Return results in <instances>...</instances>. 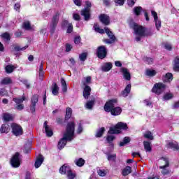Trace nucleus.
<instances>
[{"label": "nucleus", "instance_id": "nucleus-20", "mask_svg": "<svg viewBox=\"0 0 179 179\" xmlns=\"http://www.w3.org/2000/svg\"><path fill=\"white\" fill-rule=\"evenodd\" d=\"M112 69H113V64H111V62L104 63L101 66V69L102 71H103V72H108V71H110Z\"/></svg>", "mask_w": 179, "mask_h": 179}, {"label": "nucleus", "instance_id": "nucleus-6", "mask_svg": "<svg viewBox=\"0 0 179 179\" xmlns=\"http://www.w3.org/2000/svg\"><path fill=\"white\" fill-rule=\"evenodd\" d=\"M22 159L20 158V154L19 152H16L10 159V164L12 167L17 169V167H20Z\"/></svg>", "mask_w": 179, "mask_h": 179}, {"label": "nucleus", "instance_id": "nucleus-61", "mask_svg": "<svg viewBox=\"0 0 179 179\" xmlns=\"http://www.w3.org/2000/svg\"><path fill=\"white\" fill-rule=\"evenodd\" d=\"M75 44H80V36H76L74 39Z\"/></svg>", "mask_w": 179, "mask_h": 179}, {"label": "nucleus", "instance_id": "nucleus-51", "mask_svg": "<svg viewBox=\"0 0 179 179\" xmlns=\"http://www.w3.org/2000/svg\"><path fill=\"white\" fill-rule=\"evenodd\" d=\"M86 58H87V54L86 53H82L79 56V59H80V61H85Z\"/></svg>", "mask_w": 179, "mask_h": 179}, {"label": "nucleus", "instance_id": "nucleus-17", "mask_svg": "<svg viewBox=\"0 0 179 179\" xmlns=\"http://www.w3.org/2000/svg\"><path fill=\"white\" fill-rule=\"evenodd\" d=\"M62 26L63 28L67 27V33H72L73 30V27L72 26V24L69 23L67 20L63 21Z\"/></svg>", "mask_w": 179, "mask_h": 179}, {"label": "nucleus", "instance_id": "nucleus-52", "mask_svg": "<svg viewBox=\"0 0 179 179\" xmlns=\"http://www.w3.org/2000/svg\"><path fill=\"white\" fill-rule=\"evenodd\" d=\"M15 108L19 111H22V110L24 108V106L22 103H17V105L15 106Z\"/></svg>", "mask_w": 179, "mask_h": 179}, {"label": "nucleus", "instance_id": "nucleus-14", "mask_svg": "<svg viewBox=\"0 0 179 179\" xmlns=\"http://www.w3.org/2000/svg\"><path fill=\"white\" fill-rule=\"evenodd\" d=\"M104 30L106 34L108 36L109 38H110V41L108 39L105 40V43H106V44H111L114 43V41H115V36H114V34H113V32H111L110 29H108L107 27H105Z\"/></svg>", "mask_w": 179, "mask_h": 179}, {"label": "nucleus", "instance_id": "nucleus-32", "mask_svg": "<svg viewBox=\"0 0 179 179\" xmlns=\"http://www.w3.org/2000/svg\"><path fill=\"white\" fill-rule=\"evenodd\" d=\"M72 117V108L68 107L66 109V116L65 120H69Z\"/></svg>", "mask_w": 179, "mask_h": 179}, {"label": "nucleus", "instance_id": "nucleus-3", "mask_svg": "<svg viewBox=\"0 0 179 179\" xmlns=\"http://www.w3.org/2000/svg\"><path fill=\"white\" fill-rule=\"evenodd\" d=\"M134 30V34L136 36V41H139L142 37L146 36V29L142 26H139L136 24H134L133 26Z\"/></svg>", "mask_w": 179, "mask_h": 179}, {"label": "nucleus", "instance_id": "nucleus-29", "mask_svg": "<svg viewBox=\"0 0 179 179\" xmlns=\"http://www.w3.org/2000/svg\"><path fill=\"white\" fill-rule=\"evenodd\" d=\"M61 84H62V92H63V93H66V92H68V87L66 86V82L64 78L61 79Z\"/></svg>", "mask_w": 179, "mask_h": 179}, {"label": "nucleus", "instance_id": "nucleus-60", "mask_svg": "<svg viewBox=\"0 0 179 179\" xmlns=\"http://www.w3.org/2000/svg\"><path fill=\"white\" fill-rule=\"evenodd\" d=\"M73 17L74 20H80V15L78 13H73Z\"/></svg>", "mask_w": 179, "mask_h": 179}, {"label": "nucleus", "instance_id": "nucleus-53", "mask_svg": "<svg viewBox=\"0 0 179 179\" xmlns=\"http://www.w3.org/2000/svg\"><path fill=\"white\" fill-rule=\"evenodd\" d=\"M114 139H115V137L113 135H108L106 138V140L109 143L110 142H113Z\"/></svg>", "mask_w": 179, "mask_h": 179}, {"label": "nucleus", "instance_id": "nucleus-16", "mask_svg": "<svg viewBox=\"0 0 179 179\" xmlns=\"http://www.w3.org/2000/svg\"><path fill=\"white\" fill-rule=\"evenodd\" d=\"M99 19L101 23H103L106 26H108V24H110V17H108V15L102 14L99 17Z\"/></svg>", "mask_w": 179, "mask_h": 179}, {"label": "nucleus", "instance_id": "nucleus-46", "mask_svg": "<svg viewBox=\"0 0 179 179\" xmlns=\"http://www.w3.org/2000/svg\"><path fill=\"white\" fill-rule=\"evenodd\" d=\"M97 173L100 176V177H106V176H107V171L104 169H99L97 171Z\"/></svg>", "mask_w": 179, "mask_h": 179}, {"label": "nucleus", "instance_id": "nucleus-50", "mask_svg": "<svg viewBox=\"0 0 179 179\" xmlns=\"http://www.w3.org/2000/svg\"><path fill=\"white\" fill-rule=\"evenodd\" d=\"M163 99L164 100H170L171 99H173V94H166Z\"/></svg>", "mask_w": 179, "mask_h": 179}, {"label": "nucleus", "instance_id": "nucleus-42", "mask_svg": "<svg viewBox=\"0 0 179 179\" xmlns=\"http://www.w3.org/2000/svg\"><path fill=\"white\" fill-rule=\"evenodd\" d=\"M26 100V97L22 96V98H14L13 101L16 103V104H21V103H23Z\"/></svg>", "mask_w": 179, "mask_h": 179}, {"label": "nucleus", "instance_id": "nucleus-59", "mask_svg": "<svg viewBox=\"0 0 179 179\" xmlns=\"http://www.w3.org/2000/svg\"><path fill=\"white\" fill-rule=\"evenodd\" d=\"M164 47L165 50H168L169 51H170L172 48L171 45L169 43H165L164 45Z\"/></svg>", "mask_w": 179, "mask_h": 179}, {"label": "nucleus", "instance_id": "nucleus-2", "mask_svg": "<svg viewBox=\"0 0 179 179\" xmlns=\"http://www.w3.org/2000/svg\"><path fill=\"white\" fill-rule=\"evenodd\" d=\"M117 103V99H112L106 102L104 106V110L106 113H110L112 115H120L122 112V109L120 107H115V106Z\"/></svg>", "mask_w": 179, "mask_h": 179}, {"label": "nucleus", "instance_id": "nucleus-39", "mask_svg": "<svg viewBox=\"0 0 179 179\" xmlns=\"http://www.w3.org/2000/svg\"><path fill=\"white\" fill-rule=\"evenodd\" d=\"M23 27L25 29V30H33V27L30 25V22L28 21L23 23Z\"/></svg>", "mask_w": 179, "mask_h": 179}, {"label": "nucleus", "instance_id": "nucleus-64", "mask_svg": "<svg viewBox=\"0 0 179 179\" xmlns=\"http://www.w3.org/2000/svg\"><path fill=\"white\" fill-rule=\"evenodd\" d=\"M1 96H5L6 94V90L5 89L0 90Z\"/></svg>", "mask_w": 179, "mask_h": 179}, {"label": "nucleus", "instance_id": "nucleus-27", "mask_svg": "<svg viewBox=\"0 0 179 179\" xmlns=\"http://www.w3.org/2000/svg\"><path fill=\"white\" fill-rule=\"evenodd\" d=\"M43 76H44V63L41 62V65L39 66V77L41 80H43Z\"/></svg>", "mask_w": 179, "mask_h": 179}, {"label": "nucleus", "instance_id": "nucleus-43", "mask_svg": "<svg viewBox=\"0 0 179 179\" xmlns=\"http://www.w3.org/2000/svg\"><path fill=\"white\" fill-rule=\"evenodd\" d=\"M94 29L95 31H96L97 33H100V34H104V29H100V27H99L97 24H94Z\"/></svg>", "mask_w": 179, "mask_h": 179}, {"label": "nucleus", "instance_id": "nucleus-19", "mask_svg": "<svg viewBox=\"0 0 179 179\" xmlns=\"http://www.w3.org/2000/svg\"><path fill=\"white\" fill-rule=\"evenodd\" d=\"M44 162V157L43 155H39L36 157V160L35 162L34 166L36 169H38L43 162Z\"/></svg>", "mask_w": 179, "mask_h": 179}, {"label": "nucleus", "instance_id": "nucleus-24", "mask_svg": "<svg viewBox=\"0 0 179 179\" xmlns=\"http://www.w3.org/2000/svg\"><path fill=\"white\" fill-rule=\"evenodd\" d=\"M157 73V71H156V70H154V69H148L145 71V75L147 76H149L150 78L156 76Z\"/></svg>", "mask_w": 179, "mask_h": 179}, {"label": "nucleus", "instance_id": "nucleus-9", "mask_svg": "<svg viewBox=\"0 0 179 179\" xmlns=\"http://www.w3.org/2000/svg\"><path fill=\"white\" fill-rule=\"evenodd\" d=\"M87 8L81 10V15L84 16L85 20H89L90 19V6H92V3L90 1L86 2Z\"/></svg>", "mask_w": 179, "mask_h": 179}, {"label": "nucleus", "instance_id": "nucleus-31", "mask_svg": "<svg viewBox=\"0 0 179 179\" xmlns=\"http://www.w3.org/2000/svg\"><path fill=\"white\" fill-rule=\"evenodd\" d=\"M3 119L4 121H12L13 116L10 113H6L3 114Z\"/></svg>", "mask_w": 179, "mask_h": 179}, {"label": "nucleus", "instance_id": "nucleus-45", "mask_svg": "<svg viewBox=\"0 0 179 179\" xmlns=\"http://www.w3.org/2000/svg\"><path fill=\"white\" fill-rule=\"evenodd\" d=\"M131 139L129 137H125L123 139V141L120 142V146H125V145H127V143H129Z\"/></svg>", "mask_w": 179, "mask_h": 179}, {"label": "nucleus", "instance_id": "nucleus-11", "mask_svg": "<svg viewBox=\"0 0 179 179\" xmlns=\"http://www.w3.org/2000/svg\"><path fill=\"white\" fill-rule=\"evenodd\" d=\"M96 54L97 57L100 58V59H103V58H106V56L107 55V50L106 49V47H99L96 50Z\"/></svg>", "mask_w": 179, "mask_h": 179}, {"label": "nucleus", "instance_id": "nucleus-15", "mask_svg": "<svg viewBox=\"0 0 179 179\" xmlns=\"http://www.w3.org/2000/svg\"><path fill=\"white\" fill-rule=\"evenodd\" d=\"M48 122L45 121L43 124V128L45 129V132L46 134V136H48L49 138H51L52 135H54V133L52 132V130L50 127H48V124H47Z\"/></svg>", "mask_w": 179, "mask_h": 179}, {"label": "nucleus", "instance_id": "nucleus-28", "mask_svg": "<svg viewBox=\"0 0 179 179\" xmlns=\"http://www.w3.org/2000/svg\"><path fill=\"white\" fill-rule=\"evenodd\" d=\"M173 71H175V72H178L179 71V57H176L174 59Z\"/></svg>", "mask_w": 179, "mask_h": 179}, {"label": "nucleus", "instance_id": "nucleus-41", "mask_svg": "<svg viewBox=\"0 0 179 179\" xmlns=\"http://www.w3.org/2000/svg\"><path fill=\"white\" fill-rule=\"evenodd\" d=\"M106 131V129L104 127L100 128L96 134V138H101V136H103V134H104V131Z\"/></svg>", "mask_w": 179, "mask_h": 179}, {"label": "nucleus", "instance_id": "nucleus-7", "mask_svg": "<svg viewBox=\"0 0 179 179\" xmlns=\"http://www.w3.org/2000/svg\"><path fill=\"white\" fill-rule=\"evenodd\" d=\"M164 89H166V85L162 83H157L154 85L152 92V93H155V94H162L164 92Z\"/></svg>", "mask_w": 179, "mask_h": 179}, {"label": "nucleus", "instance_id": "nucleus-62", "mask_svg": "<svg viewBox=\"0 0 179 179\" xmlns=\"http://www.w3.org/2000/svg\"><path fill=\"white\" fill-rule=\"evenodd\" d=\"M71 50H72V45H69V44H66V51L67 52H69V51H71Z\"/></svg>", "mask_w": 179, "mask_h": 179}, {"label": "nucleus", "instance_id": "nucleus-22", "mask_svg": "<svg viewBox=\"0 0 179 179\" xmlns=\"http://www.w3.org/2000/svg\"><path fill=\"white\" fill-rule=\"evenodd\" d=\"M91 91H92V89H90V87L85 85V87L84 88V91H83V96L85 97V99H89Z\"/></svg>", "mask_w": 179, "mask_h": 179}, {"label": "nucleus", "instance_id": "nucleus-33", "mask_svg": "<svg viewBox=\"0 0 179 179\" xmlns=\"http://www.w3.org/2000/svg\"><path fill=\"white\" fill-rule=\"evenodd\" d=\"M6 69V72L7 73H12V72H13V71H15V69H16V67H15V66L13 65H8L6 66L5 68Z\"/></svg>", "mask_w": 179, "mask_h": 179}, {"label": "nucleus", "instance_id": "nucleus-54", "mask_svg": "<svg viewBox=\"0 0 179 179\" xmlns=\"http://www.w3.org/2000/svg\"><path fill=\"white\" fill-rule=\"evenodd\" d=\"M145 62L148 64V65H151V64H153V59L150 57H146L145 59Z\"/></svg>", "mask_w": 179, "mask_h": 179}, {"label": "nucleus", "instance_id": "nucleus-63", "mask_svg": "<svg viewBox=\"0 0 179 179\" xmlns=\"http://www.w3.org/2000/svg\"><path fill=\"white\" fill-rule=\"evenodd\" d=\"M75 5H77V6H80L82 5V0H74Z\"/></svg>", "mask_w": 179, "mask_h": 179}, {"label": "nucleus", "instance_id": "nucleus-1", "mask_svg": "<svg viewBox=\"0 0 179 179\" xmlns=\"http://www.w3.org/2000/svg\"><path fill=\"white\" fill-rule=\"evenodd\" d=\"M75 134V123L70 122L67 124L66 132L64 134L63 138L58 142L57 148L61 150L64 149L66 145L67 141H72L73 139Z\"/></svg>", "mask_w": 179, "mask_h": 179}, {"label": "nucleus", "instance_id": "nucleus-10", "mask_svg": "<svg viewBox=\"0 0 179 179\" xmlns=\"http://www.w3.org/2000/svg\"><path fill=\"white\" fill-rule=\"evenodd\" d=\"M12 131L15 136H19L23 134V129L22 127L15 123L11 124Z\"/></svg>", "mask_w": 179, "mask_h": 179}, {"label": "nucleus", "instance_id": "nucleus-44", "mask_svg": "<svg viewBox=\"0 0 179 179\" xmlns=\"http://www.w3.org/2000/svg\"><path fill=\"white\" fill-rule=\"evenodd\" d=\"M144 148L147 152H150V150H152L150 143L149 141H144Z\"/></svg>", "mask_w": 179, "mask_h": 179}, {"label": "nucleus", "instance_id": "nucleus-25", "mask_svg": "<svg viewBox=\"0 0 179 179\" xmlns=\"http://www.w3.org/2000/svg\"><path fill=\"white\" fill-rule=\"evenodd\" d=\"M164 82H171L173 80V74L171 73H167L163 76Z\"/></svg>", "mask_w": 179, "mask_h": 179}, {"label": "nucleus", "instance_id": "nucleus-35", "mask_svg": "<svg viewBox=\"0 0 179 179\" xmlns=\"http://www.w3.org/2000/svg\"><path fill=\"white\" fill-rule=\"evenodd\" d=\"M168 148L173 149V150H178L179 146L177 143H169Z\"/></svg>", "mask_w": 179, "mask_h": 179}, {"label": "nucleus", "instance_id": "nucleus-26", "mask_svg": "<svg viewBox=\"0 0 179 179\" xmlns=\"http://www.w3.org/2000/svg\"><path fill=\"white\" fill-rule=\"evenodd\" d=\"M131 173H132V169L131 168V166H126L122 171V174L124 176H127L129 174H131Z\"/></svg>", "mask_w": 179, "mask_h": 179}, {"label": "nucleus", "instance_id": "nucleus-5", "mask_svg": "<svg viewBox=\"0 0 179 179\" xmlns=\"http://www.w3.org/2000/svg\"><path fill=\"white\" fill-rule=\"evenodd\" d=\"M60 174H66L68 178H75L76 175L72 172L71 167L66 164L63 165L59 169Z\"/></svg>", "mask_w": 179, "mask_h": 179}, {"label": "nucleus", "instance_id": "nucleus-37", "mask_svg": "<svg viewBox=\"0 0 179 179\" xmlns=\"http://www.w3.org/2000/svg\"><path fill=\"white\" fill-rule=\"evenodd\" d=\"M133 12L136 15V16H139V15H141V12H142V7L141 6L135 7L133 9Z\"/></svg>", "mask_w": 179, "mask_h": 179}, {"label": "nucleus", "instance_id": "nucleus-4", "mask_svg": "<svg viewBox=\"0 0 179 179\" xmlns=\"http://www.w3.org/2000/svg\"><path fill=\"white\" fill-rule=\"evenodd\" d=\"M121 129H128V125L122 122H118L114 127L110 128L108 134H110V135H113L114 134H120Z\"/></svg>", "mask_w": 179, "mask_h": 179}, {"label": "nucleus", "instance_id": "nucleus-38", "mask_svg": "<svg viewBox=\"0 0 179 179\" xmlns=\"http://www.w3.org/2000/svg\"><path fill=\"white\" fill-rule=\"evenodd\" d=\"M75 163L76 166H78V167H82L85 164V160L82 158H80L78 159H76Z\"/></svg>", "mask_w": 179, "mask_h": 179}, {"label": "nucleus", "instance_id": "nucleus-48", "mask_svg": "<svg viewBox=\"0 0 179 179\" xmlns=\"http://www.w3.org/2000/svg\"><path fill=\"white\" fill-rule=\"evenodd\" d=\"M115 159H117V155L112 154L108 155V160L109 162H115Z\"/></svg>", "mask_w": 179, "mask_h": 179}, {"label": "nucleus", "instance_id": "nucleus-58", "mask_svg": "<svg viewBox=\"0 0 179 179\" xmlns=\"http://www.w3.org/2000/svg\"><path fill=\"white\" fill-rule=\"evenodd\" d=\"M135 2H136V0H127V3L129 6H134L135 5Z\"/></svg>", "mask_w": 179, "mask_h": 179}, {"label": "nucleus", "instance_id": "nucleus-21", "mask_svg": "<svg viewBox=\"0 0 179 179\" xmlns=\"http://www.w3.org/2000/svg\"><path fill=\"white\" fill-rule=\"evenodd\" d=\"M10 131V127L8 124H3L0 127L1 134H8Z\"/></svg>", "mask_w": 179, "mask_h": 179}, {"label": "nucleus", "instance_id": "nucleus-18", "mask_svg": "<svg viewBox=\"0 0 179 179\" xmlns=\"http://www.w3.org/2000/svg\"><path fill=\"white\" fill-rule=\"evenodd\" d=\"M121 72L122 73V75L124 76V78L126 80H131V73H129V71L125 69V68H122L120 69Z\"/></svg>", "mask_w": 179, "mask_h": 179}, {"label": "nucleus", "instance_id": "nucleus-34", "mask_svg": "<svg viewBox=\"0 0 179 179\" xmlns=\"http://www.w3.org/2000/svg\"><path fill=\"white\" fill-rule=\"evenodd\" d=\"M12 83V79L10 78H4L1 80L0 85H10Z\"/></svg>", "mask_w": 179, "mask_h": 179}, {"label": "nucleus", "instance_id": "nucleus-12", "mask_svg": "<svg viewBox=\"0 0 179 179\" xmlns=\"http://www.w3.org/2000/svg\"><path fill=\"white\" fill-rule=\"evenodd\" d=\"M59 17V14L57 13L55 16H53L52 19V22L50 23V31L52 34L54 33V31H55L57 24H58Z\"/></svg>", "mask_w": 179, "mask_h": 179}, {"label": "nucleus", "instance_id": "nucleus-56", "mask_svg": "<svg viewBox=\"0 0 179 179\" xmlns=\"http://www.w3.org/2000/svg\"><path fill=\"white\" fill-rule=\"evenodd\" d=\"M28 46H24L23 48H20L19 46H15V51H24V50H26V48H27Z\"/></svg>", "mask_w": 179, "mask_h": 179}, {"label": "nucleus", "instance_id": "nucleus-13", "mask_svg": "<svg viewBox=\"0 0 179 179\" xmlns=\"http://www.w3.org/2000/svg\"><path fill=\"white\" fill-rule=\"evenodd\" d=\"M151 15L154 17L157 30H160V27H162V21L159 20V17L157 16V13H156V11L155 10H152Z\"/></svg>", "mask_w": 179, "mask_h": 179}, {"label": "nucleus", "instance_id": "nucleus-30", "mask_svg": "<svg viewBox=\"0 0 179 179\" xmlns=\"http://www.w3.org/2000/svg\"><path fill=\"white\" fill-rule=\"evenodd\" d=\"M59 87H58V85L57 83L53 84L52 87V93L54 94V96H57L59 93Z\"/></svg>", "mask_w": 179, "mask_h": 179}, {"label": "nucleus", "instance_id": "nucleus-8", "mask_svg": "<svg viewBox=\"0 0 179 179\" xmlns=\"http://www.w3.org/2000/svg\"><path fill=\"white\" fill-rule=\"evenodd\" d=\"M161 163H164V165L160 166L159 169H162V174L164 176H169L170 174V170L167 169L169 167V159L162 158L160 159Z\"/></svg>", "mask_w": 179, "mask_h": 179}, {"label": "nucleus", "instance_id": "nucleus-40", "mask_svg": "<svg viewBox=\"0 0 179 179\" xmlns=\"http://www.w3.org/2000/svg\"><path fill=\"white\" fill-rule=\"evenodd\" d=\"M144 138H146V139H150V141H153V134L150 131H145L144 134Z\"/></svg>", "mask_w": 179, "mask_h": 179}, {"label": "nucleus", "instance_id": "nucleus-55", "mask_svg": "<svg viewBox=\"0 0 179 179\" xmlns=\"http://www.w3.org/2000/svg\"><path fill=\"white\" fill-rule=\"evenodd\" d=\"M144 103L145 104V106H147V107H153L152 102H150V101L148 99L144 100Z\"/></svg>", "mask_w": 179, "mask_h": 179}, {"label": "nucleus", "instance_id": "nucleus-36", "mask_svg": "<svg viewBox=\"0 0 179 179\" xmlns=\"http://www.w3.org/2000/svg\"><path fill=\"white\" fill-rule=\"evenodd\" d=\"M93 106H94V99L87 101L85 104V108H87V110H92Z\"/></svg>", "mask_w": 179, "mask_h": 179}, {"label": "nucleus", "instance_id": "nucleus-57", "mask_svg": "<svg viewBox=\"0 0 179 179\" xmlns=\"http://www.w3.org/2000/svg\"><path fill=\"white\" fill-rule=\"evenodd\" d=\"M124 2H125V0H117L115 1V3L117 6L119 5V6H122V5H124Z\"/></svg>", "mask_w": 179, "mask_h": 179}, {"label": "nucleus", "instance_id": "nucleus-23", "mask_svg": "<svg viewBox=\"0 0 179 179\" xmlns=\"http://www.w3.org/2000/svg\"><path fill=\"white\" fill-rule=\"evenodd\" d=\"M129 93H131V84L127 85L124 91L122 92V96L123 97H127Z\"/></svg>", "mask_w": 179, "mask_h": 179}, {"label": "nucleus", "instance_id": "nucleus-47", "mask_svg": "<svg viewBox=\"0 0 179 179\" xmlns=\"http://www.w3.org/2000/svg\"><path fill=\"white\" fill-rule=\"evenodd\" d=\"M38 102V95H34L31 99V104L36 106Z\"/></svg>", "mask_w": 179, "mask_h": 179}, {"label": "nucleus", "instance_id": "nucleus-49", "mask_svg": "<svg viewBox=\"0 0 179 179\" xmlns=\"http://www.w3.org/2000/svg\"><path fill=\"white\" fill-rule=\"evenodd\" d=\"M1 37L5 40V41H9V40H10V35L8 33L3 34Z\"/></svg>", "mask_w": 179, "mask_h": 179}]
</instances>
